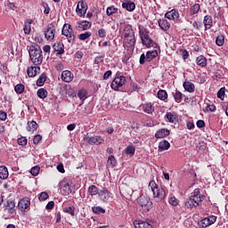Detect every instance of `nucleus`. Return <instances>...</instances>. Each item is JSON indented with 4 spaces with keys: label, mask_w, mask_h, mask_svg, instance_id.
<instances>
[{
    "label": "nucleus",
    "mask_w": 228,
    "mask_h": 228,
    "mask_svg": "<svg viewBox=\"0 0 228 228\" xmlns=\"http://www.w3.org/2000/svg\"><path fill=\"white\" fill-rule=\"evenodd\" d=\"M42 141V135H36L35 137H34V140H33V142H34V143L35 144H37V143H40V142Z\"/></svg>",
    "instance_id": "obj_60"
},
{
    "label": "nucleus",
    "mask_w": 228,
    "mask_h": 228,
    "mask_svg": "<svg viewBox=\"0 0 228 228\" xmlns=\"http://www.w3.org/2000/svg\"><path fill=\"white\" fill-rule=\"evenodd\" d=\"M28 53L30 61L33 63V65H41L42 61H44V56L42 55V49L40 46H30Z\"/></svg>",
    "instance_id": "obj_2"
},
{
    "label": "nucleus",
    "mask_w": 228,
    "mask_h": 228,
    "mask_svg": "<svg viewBox=\"0 0 228 228\" xmlns=\"http://www.w3.org/2000/svg\"><path fill=\"white\" fill-rule=\"evenodd\" d=\"M123 40L125 47H134V44H136V38L134 37V35L127 37H123Z\"/></svg>",
    "instance_id": "obj_16"
},
{
    "label": "nucleus",
    "mask_w": 228,
    "mask_h": 228,
    "mask_svg": "<svg viewBox=\"0 0 228 228\" xmlns=\"http://www.w3.org/2000/svg\"><path fill=\"white\" fill-rule=\"evenodd\" d=\"M134 225L135 228H152V224L140 220L134 221Z\"/></svg>",
    "instance_id": "obj_21"
},
{
    "label": "nucleus",
    "mask_w": 228,
    "mask_h": 228,
    "mask_svg": "<svg viewBox=\"0 0 228 228\" xmlns=\"http://www.w3.org/2000/svg\"><path fill=\"white\" fill-rule=\"evenodd\" d=\"M55 35H56V27H54L53 24H49L45 30V38L48 42H53V40H54Z\"/></svg>",
    "instance_id": "obj_7"
},
{
    "label": "nucleus",
    "mask_w": 228,
    "mask_h": 228,
    "mask_svg": "<svg viewBox=\"0 0 228 228\" xmlns=\"http://www.w3.org/2000/svg\"><path fill=\"white\" fill-rule=\"evenodd\" d=\"M139 205L142 208L143 211H149L152 208V202L145 196H141L138 199Z\"/></svg>",
    "instance_id": "obj_8"
},
{
    "label": "nucleus",
    "mask_w": 228,
    "mask_h": 228,
    "mask_svg": "<svg viewBox=\"0 0 228 228\" xmlns=\"http://www.w3.org/2000/svg\"><path fill=\"white\" fill-rule=\"evenodd\" d=\"M200 12V4H194L190 9V15H197Z\"/></svg>",
    "instance_id": "obj_36"
},
{
    "label": "nucleus",
    "mask_w": 228,
    "mask_h": 228,
    "mask_svg": "<svg viewBox=\"0 0 228 228\" xmlns=\"http://www.w3.org/2000/svg\"><path fill=\"white\" fill-rule=\"evenodd\" d=\"M24 90H25V87H24V85L22 84H18L15 86L14 87V91L16 92V94H24Z\"/></svg>",
    "instance_id": "obj_46"
},
{
    "label": "nucleus",
    "mask_w": 228,
    "mask_h": 228,
    "mask_svg": "<svg viewBox=\"0 0 228 228\" xmlns=\"http://www.w3.org/2000/svg\"><path fill=\"white\" fill-rule=\"evenodd\" d=\"M37 95L39 99H45V97H47V90L40 88L37 90Z\"/></svg>",
    "instance_id": "obj_41"
},
{
    "label": "nucleus",
    "mask_w": 228,
    "mask_h": 228,
    "mask_svg": "<svg viewBox=\"0 0 228 228\" xmlns=\"http://www.w3.org/2000/svg\"><path fill=\"white\" fill-rule=\"evenodd\" d=\"M122 7L127 10V12H133L136 8V5L133 2H125L122 4Z\"/></svg>",
    "instance_id": "obj_31"
},
{
    "label": "nucleus",
    "mask_w": 228,
    "mask_h": 228,
    "mask_svg": "<svg viewBox=\"0 0 228 228\" xmlns=\"http://www.w3.org/2000/svg\"><path fill=\"white\" fill-rule=\"evenodd\" d=\"M158 56V51L153 50V51H149L146 53V61H151V60H154Z\"/></svg>",
    "instance_id": "obj_35"
},
{
    "label": "nucleus",
    "mask_w": 228,
    "mask_h": 228,
    "mask_svg": "<svg viewBox=\"0 0 228 228\" xmlns=\"http://www.w3.org/2000/svg\"><path fill=\"white\" fill-rule=\"evenodd\" d=\"M32 22H33V20H28L27 21H25L24 28H23V31H24L25 35H29V33H31Z\"/></svg>",
    "instance_id": "obj_34"
},
{
    "label": "nucleus",
    "mask_w": 228,
    "mask_h": 228,
    "mask_svg": "<svg viewBox=\"0 0 228 228\" xmlns=\"http://www.w3.org/2000/svg\"><path fill=\"white\" fill-rule=\"evenodd\" d=\"M7 118L6 112L0 110V120L4 121Z\"/></svg>",
    "instance_id": "obj_61"
},
{
    "label": "nucleus",
    "mask_w": 228,
    "mask_h": 228,
    "mask_svg": "<svg viewBox=\"0 0 228 228\" xmlns=\"http://www.w3.org/2000/svg\"><path fill=\"white\" fill-rule=\"evenodd\" d=\"M86 10H88V5L85 3V1L78 2L76 9L77 15H78V17L86 15Z\"/></svg>",
    "instance_id": "obj_10"
},
{
    "label": "nucleus",
    "mask_w": 228,
    "mask_h": 228,
    "mask_svg": "<svg viewBox=\"0 0 228 228\" xmlns=\"http://www.w3.org/2000/svg\"><path fill=\"white\" fill-rule=\"evenodd\" d=\"M168 202L170 206H179V200H177V198H175V196L170 197Z\"/></svg>",
    "instance_id": "obj_52"
},
{
    "label": "nucleus",
    "mask_w": 228,
    "mask_h": 228,
    "mask_svg": "<svg viewBox=\"0 0 228 228\" xmlns=\"http://www.w3.org/2000/svg\"><path fill=\"white\" fill-rule=\"evenodd\" d=\"M38 199L41 202H44V200H47L49 199V194L46 191H43L40 193Z\"/></svg>",
    "instance_id": "obj_55"
},
{
    "label": "nucleus",
    "mask_w": 228,
    "mask_h": 228,
    "mask_svg": "<svg viewBox=\"0 0 228 228\" xmlns=\"http://www.w3.org/2000/svg\"><path fill=\"white\" fill-rule=\"evenodd\" d=\"M61 77L65 83H70L74 79V74L70 70H64Z\"/></svg>",
    "instance_id": "obj_15"
},
{
    "label": "nucleus",
    "mask_w": 228,
    "mask_h": 228,
    "mask_svg": "<svg viewBox=\"0 0 228 228\" xmlns=\"http://www.w3.org/2000/svg\"><path fill=\"white\" fill-rule=\"evenodd\" d=\"M75 58H77V60H81V58H83V52L77 51V52L75 53Z\"/></svg>",
    "instance_id": "obj_64"
},
{
    "label": "nucleus",
    "mask_w": 228,
    "mask_h": 228,
    "mask_svg": "<svg viewBox=\"0 0 228 228\" xmlns=\"http://www.w3.org/2000/svg\"><path fill=\"white\" fill-rule=\"evenodd\" d=\"M173 95L175 102H181V101H183V93L180 91H175Z\"/></svg>",
    "instance_id": "obj_44"
},
{
    "label": "nucleus",
    "mask_w": 228,
    "mask_h": 228,
    "mask_svg": "<svg viewBox=\"0 0 228 228\" xmlns=\"http://www.w3.org/2000/svg\"><path fill=\"white\" fill-rule=\"evenodd\" d=\"M115 165H117V159H115V156L110 155L107 160V167L113 168Z\"/></svg>",
    "instance_id": "obj_38"
},
{
    "label": "nucleus",
    "mask_w": 228,
    "mask_h": 228,
    "mask_svg": "<svg viewBox=\"0 0 228 228\" xmlns=\"http://www.w3.org/2000/svg\"><path fill=\"white\" fill-rule=\"evenodd\" d=\"M139 35L141 37L142 45H145V47H154L156 45V43L149 36V31L147 29H140Z\"/></svg>",
    "instance_id": "obj_4"
},
{
    "label": "nucleus",
    "mask_w": 228,
    "mask_h": 228,
    "mask_svg": "<svg viewBox=\"0 0 228 228\" xmlns=\"http://www.w3.org/2000/svg\"><path fill=\"white\" fill-rule=\"evenodd\" d=\"M167 121L171 124H175L179 120V116L175 112H167L166 114Z\"/></svg>",
    "instance_id": "obj_19"
},
{
    "label": "nucleus",
    "mask_w": 228,
    "mask_h": 228,
    "mask_svg": "<svg viewBox=\"0 0 228 228\" xmlns=\"http://www.w3.org/2000/svg\"><path fill=\"white\" fill-rule=\"evenodd\" d=\"M165 18L168 19L169 20H177V19H179V12L175 11V9H173L166 12Z\"/></svg>",
    "instance_id": "obj_18"
},
{
    "label": "nucleus",
    "mask_w": 228,
    "mask_h": 228,
    "mask_svg": "<svg viewBox=\"0 0 228 228\" xmlns=\"http://www.w3.org/2000/svg\"><path fill=\"white\" fill-rule=\"evenodd\" d=\"M59 187L62 195H70L72 193V190H74V185L72 182H69L67 180H62L59 183Z\"/></svg>",
    "instance_id": "obj_5"
},
{
    "label": "nucleus",
    "mask_w": 228,
    "mask_h": 228,
    "mask_svg": "<svg viewBox=\"0 0 228 228\" xmlns=\"http://www.w3.org/2000/svg\"><path fill=\"white\" fill-rule=\"evenodd\" d=\"M185 92H188L189 94H193L195 92V84L191 83L190 81H184L183 85Z\"/></svg>",
    "instance_id": "obj_20"
},
{
    "label": "nucleus",
    "mask_w": 228,
    "mask_h": 228,
    "mask_svg": "<svg viewBox=\"0 0 228 228\" xmlns=\"http://www.w3.org/2000/svg\"><path fill=\"white\" fill-rule=\"evenodd\" d=\"M224 40H225V37L223 35L217 36V37L216 39V45L221 47V45H224Z\"/></svg>",
    "instance_id": "obj_51"
},
{
    "label": "nucleus",
    "mask_w": 228,
    "mask_h": 228,
    "mask_svg": "<svg viewBox=\"0 0 228 228\" xmlns=\"http://www.w3.org/2000/svg\"><path fill=\"white\" fill-rule=\"evenodd\" d=\"M159 26L163 31H168L170 29V23L167 20H159Z\"/></svg>",
    "instance_id": "obj_27"
},
{
    "label": "nucleus",
    "mask_w": 228,
    "mask_h": 228,
    "mask_svg": "<svg viewBox=\"0 0 228 228\" xmlns=\"http://www.w3.org/2000/svg\"><path fill=\"white\" fill-rule=\"evenodd\" d=\"M30 174L34 175V177H37V175L40 174V167L38 166L33 167L30 170Z\"/></svg>",
    "instance_id": "obj_53"
},
{
    "label": "nucleus",
    "mask_w": 228,
    "mask_h": 228,
    "mask_svg": "<svg viewBox=\"0 0 228 228\" xmlns=\"http://www.w3.org/2000/svg\"><path fill=\"white\" fill-rule=\"evenodd\" d=\"M196 124H197V126L200 128H202L204 127V126H206V123L204 122V120H200V119L198 120Z\"/></svg>",
    "instance_id": "obj_62"
},
{
    "label": "nucleus",
    "mask_w": 228,
    "mask_h": 228,
    "mask_svg": "<svg viewBox=\"0 0 228 228\" xmlns=\"http://www.w3.org/2000/svg\"><path fill=\"white\" fill-rule=\"evenodd\" d=\"M91 27H92V25L90 24V22L81 21V22L77 23V29H78V31H85L86 29H90Z\"/></svg>",
    "instance_id": "obj_24"
},
{
    "label": "nucleus",
    "mask_w": 228,
    "mask_h": 228,
    "mask_svg": "<svg viewBox=\"0 0 228 228\" xmlns=\"http://www.w3.org/2000/svg\"><path fill=\"white\" fill-rule=\"evenodd\" d=\"M47 80V76H45V74H42L39 77H38V79H37V86H44V85H45V81Z\"/></svg>",
    "instance_id": "obj_40"
},
{
    "label": "nucleus",
    "mask_w": 228,
    "mask_h": 228,
    "mask_svg": "<svg viewBox=\"0 0 228 228\" xmlns=\"http://www.w3.org/2000/svg\"><path fill=\"white\" fill-rule=\"evenodd\" d=\"M98 37H100V38H106V29L100 28L98 30Z\"/></svg>",
    "instance_id": "obj_57"
},
{
    "label": "nucleus",
    "mask_w": 228,
    "mask_h": 228,
    "mask_svg": "<svg viewBox=\"0 0 228 228\" xmlns=\"http://www.w3.org/2000/svg\"><path fill=\"white\" fill-rule=\"evenodd\" d=\"M63 212L68 213V215H70L71 216H74L76 215L74 207L64 208Z\"/></svg>",
    "instance_id": "obj_49"
},
{
    "label": "nucleus",
    "mask_w": 228,
    "mask_h": 228,
    "mask_svg": "<svg viewBox=\"0 0 228 228\" xmlns=\"http://www.w3.org/2000/svg\"><path fill=\"white\" fill-rule=\"evenodd\" d=\"M54 208V201H49L45 207V209H53Z\"/></svg>",
    "instance_id": "obj_63"
},
{
    "label": "nucleus",
    "mask_w": 228,
    "mask_h": 228,
    "mask_svg": "<svg viewBox=\"0 0 228 228\" xmlns=\"http://www.w3.org/2000/svg\"><path fill=\"white\" fill-rule=\"evenodd\" d=\"M136 149L134 148V146H127L126 149V154H127L128 156H134V152H135Z\"/></svg>",
    "instance_id": "obj_47"
},
{
    "label": "nucleus",
    "mask_w": 228,
    "mask_h": 228,
    "mask_svg": "<svg viewBox=\"0 0 228 228\" xmlns=\"http://www.w3.org/2000/svg\"><path fill=\"white\" fill-rule=\"evenodd\" d=\"M158 97L160 101H167V99H168V94H167V91L165 90H159L158 92Z\"/></svg>",
    "instance_id": "obj_42"
},
{
    "label": "nucleus",
    "mask_w": 228,
    "mask_h": 228,
    "mask_svg": "<svg viewBox=\"0 0 228 228\" xmlns=\"http://www.w3.org/2000/svg\"><path fill=\"white\" fill-rule=\"evenodd\" d=\"M126 77L118 76L112 80L110 87L112 88V90L118 92V90H120V88H122V86L126 85Z\"/></svg>",
    "instance_id": "obj_6"
},
{
    "label": "nucleus",
    "mask_w": 228,
    "mask_h": 228,
    "mask_svg": "<svg viewBox=\"0 0 228 228\" xmlns=\"http://www.w3.org/2000/svg\"><path fill=\"white\" fill-rule=\"evenodd\" d=\"M38 128V125L37 124V121H30L28 123V131H37Z\"/></svg>",
    "instance_id": "obj_43"
},
{
    "label": "nucleus",
    "mask_w": 228,
    "mask_h": 228,
    "mask_svg": "<svg viewBox=\"0 0 228 228\" xmlns=\"http://www.w3.org/2000/svg\"><path fill=\"white\" fill-rule=\"evenodd\" d=\"M18 143L20 145H26L28 143V139L26 137L18 138Z\"/></svg>",
    "instance_id": "obj_58"
},
{
    "label": "nucleus",
    "mask_w": 228,
    "mask_h": 228,
    "mask_svg": "<svg viewBox=\"0 0 228 228\" xmlns=\"http://www.w3.org/2000/svg\"><path fill=\"white\" fill-rule=\"evenodd\" d=\"M142 108L143 111L149 115H151V113H154V107H152V103H146L142 105Z\"/></svg>",
    "instance_id": "obj_37"
},
{
    "label": "nucleus",
    "mask_w": 228,
    "mask_h": 228,
    "mask_svg": "<svg viewBox=\"0 0 228 228\" xmlns=\"http://www.w3.org/2000/svg\"><path fill=\"white\" fill-rule=\"evenodd\" d=\"M216 216H208L201 220V227L206 228L213 225L216 222Z\"/></svg>",
    "instance_id": "obj_12"
},
{
    "label": "nucleus",
    "mask_w": 228,
    "mask_h": 228,
    "mask_svg": "<svg viewBox=\"0 0 228 228\" xmlns=\"http://www.w3.org/2000/svg\"><path fill=\"white\" fill-rule=\"evenodd\" d=\"M170 149V142L167 141H162L159 143V151L163 152V151H168Z\"/></svg>",
    "instance_id": "obj_30"
},
{
    "label": "nucleus",
    "mask_w": 228,
    "mask_h": 228,
    "mask_svg": "<svg viewBox=\"0 0 228 228\" xmlns=\"http://www.w3.org/2000/svg\"><path fill=\"white\" fill-rule=\"evenodd\" d=\"M98 195L101 200H102L103 202H108V200L111 199V193L108 191V189H102V191H100Z\"/></svg>",
    "instance_id": "obj_17"
},
{
    "label": "nucleus",
    "mask_w": 228,
    "mask_h": 228,
    "mask_svg": "<svg viewBox=\"0 0 228 228\" xmlns=\"http://www.w3.org/2000/svg\"><path fill=\"white\" fill-rule=\"evenodd\" d=\"M77 95H78L80 101H86V95H87L86 90L82 89V90L78 91Z\"/></svg>",
    "instance_id": "obj_48"
},
{
    "label": "nucleus",
    "mask_w": 228,
    "mask_h": 228,
    "mask_svg": "<svg viewBox=\"0 0 228 228\" xmlns=\"http://www.w3.org/2000/svg\"><path fill=\"white\" fill-rule=\"evenodd\" d=\"M205 29H211L213 28V18L209 15H206L203 20Z\"/></svg>",
    "instance_id": "obj_25"
},
{
    "label": "nucleus",
    "mask_w": 228,
    "mask_h": 228,
    "mask_svg": "<svg viewBox=\"0 0 228 228\" xmlns=\"http://www.w3.org/2000/svg\"><path fill=\"white\" fill-rule=\"evenodd\" d=\"M85 141L88 142L90 145H102V143H104V139L99 135L93 137L86 136L85 137Z\"/></svg>",
    "instance_id": "obj_11"
},
{
    "label": "nucleus",
    "mask_w": 228,
    "mask_h": 228,
    "mask_svg": "<svg viewBox=\"0 0 228 228\" xmlns=\"http://www.w3.org/2000/svg\"><path fill=\"white\" fill-rule=\"evenodd\" d=\"M53 47L57 54H63V53H65L63 43H55Z\"/></svg>",
    "instance_id": "obj_26"
},
{
    "label": "nucleus",
    "mask_w": 228,
    "mask_h": 228,
    "mask_svg": "<svg viewBox=\"0 0 228 228\" xmlns=\"http://www.w3.org/2000/svg\"><path fill=\"white\" fill-rule=\"evenodd\" d=\"M4 216H6L9 215L8 217H5V220H8V218H13L17 215V211L15 210V201L9 200L4 203Z\"/></svg>",
    "instance_id": "obj_3"
},
{
    "label": "nucleus",
    "mask_w": 228,
    "mask_h": 228,
    "mask_svg": "<svg viewBox=\"0 0 228 228\" xmlns=\"http://www.w3.org/2000/svg\"><path fill=\"white\" fill-rule=\"evenodd\" d=\"M145 61H147V56H145V54L142 53L140 57L139 62L141 65H143L145 63Z\"/></svg>",
    "instance_id": "obj_59"
},
{
    "label": "nucleus",
    "mask_w": 228,
    "mask_h": 228,
    "mask_svg": "<svg viewBox=\"0 0 228 228\" xmlns=\"http://www.w3.org/2000/svg\"><path fill=\"white\" fill-rule=\"evenodd\" d=\"M118 12V8H115V6H110L107 8L106 14L110 17V15H113V13H117Z\"/></svg>",
    "instance_id": "obj_50"
},
{
    "label": "nucleus",
    "mask_w": 228,
    "mask_h": 228,
    "mask_svg": "<svg viewBox=\"0 0 228 228\" xmlns=\"http://www.w3.org/2000/svg\"><path fill=\"white\" fill-rule=\"evenodd\" d=\"M217 97H218V99H221V101H224V99H225V87H222L217 92Z\"/></svg>",
    "instance_id": "obj_54"
},
{
    "label": "nucleus",
    "mask_w": 228,
    "mask_h": 228,
    "mask_svg": "<svg viewBox=\"0 0 228 228\" xmlns=\"http://www.w3.org/2000/svg\"><path fill=\"white\" fill-rule=\"evenodd\" d=\"M196 63L200 67H206L208 65V60L206 59V57H204V55H201L197 57Z\"/></svg>",
    "instance_id": "obj_32"
},
{
    "label": "nucleus",
    "mask_w": 228,
    "mask_h": 228,
    "mask_svg": "<svg viewBox=\"0 0 228 228\" xmlns=\"http://www.w3.org/2000/svg\"><path fill=\"white\" fill-rule=\"evenodd\" d=\"M90 37H92V32L90 31L78 35L79 40H82V41L87 40V38H90Z\"/></svg>",
    "instance_id": "obj_45"
},
{
    "label": "nucleus",
    "mask_w": 228,
    "mask_h": 228,
    "mask_svg": "<svg viewBox=\"0 0 228 228\" xmlns=\"http://www.w3.org/2000/svg\"><path fill=\"white\" fill-rule=\"evenodd\" d=\"M192 199H197L199 202H202L204 195H200V189L197 188L193 191L191 196Z\"/></svg>",
    "instance_id": "obj_29"
},
{
    "label": "nucleus",
    "mask_w": 228,
    "mask_h": 228,
    "mask_svg": "<svg viewBox=\"0 0 228 228\" xmlns=\"http://www.w3.org/2000/svg\"><path fill=\"white\" fill-rule=\"evenodd\" d=\"M170 134V131L168 129L162 128L155 134L156 138H165Z\"/></svg>",
    "instance_id": "obj_28"
},
{
    "label": "nucleus",
    "mask_w": 228,
    "mask_h": 228,
    "mask_svg": "<svg viewBox=\"0 0 228 228\" xmlns=\"http://www.w3.org/2000/svg\"><path fill=\"white\" fill-rule=\"evenodd\" d=\"M93 211L96 213V215H100V213H106V210L101 207H94Z\"/></svg>",
    "instance_id": "obj_56"
},
{
    "label": "nucleus",
    "mask_w": 228,
    "mask_h": 228,
    "mask_svg": "<svg viewBox=\"0 0 228 228\" xmlns=\"http://www.w3.org/2000/svg\"><path fill=\"white\" fill-rule=\"evenodd\" d=\"M62 35L68 38V42H74L75 36L72 28H70V24H64L62 28Z\"/></svg>",
    "instance_id": "obj_9"
},
{
    "label": "nucleus",
    "mask_w": 228,
    "mask_h": 228,
    "mask_svg": "<svg viewBox=\"0 0 228 228\" xmlns=\"http://www.w3.org/2000/svg\"><path fill=\"white\" fill-rule=\"evenodd\" d=\"M199 204H200V201H199L197 198H191V196L185 201V207L189 208V209H193V208H197Z\"/></svg>",
    "instance_id": "obj_14"
},
{
    "label": "nucleus",
    "mask_w": 228,
    "mask_h": 228,
    "mask_svg": "<svg viewBox=\"0 0 228 228\" xmlns=\"http://www.w3.org/2000/svg\"><path fill=\"white\" fill-rule=\"evenodd\" d=\"M8 167L5 166H1L0 167V179H8Z\"/></svg>",
    "instance_id": "obj_33"
},
{
    "label": "nucleus",
    "mask_w": 228,
    "mask_h": 228,
    "mask_svg": "<svg viewBox=\"0 0 228 228\" xmlns=\"http://www.w3.org/2000/svg\"><path fill=\"white\" fill-rule=\"evenodd\" d=\"M149 190L153 193V199L157 202H161L167 197V191L162 187H159L155 181H151L149 183Z\"/></svg>",
    "instance_id": "obj_1"
},
{
    "label": "nucleus",
    "mask_w": 228,
    "mask_h": 228,
    "mask_svg": "<svg viewBox=\"0 0 228 228\" xmlns=\"http://www.w3.org/2000/svg\"><path fill=\"white\" fill-rule=\"evenodd\" d=\"M133 36H134V31L133 30V28L131 27V25H126L123 30V38Z\"/></svg>",
    "instance_id": "obj_23"
},
{
    "label": "nucleus",
    "mask_w": 228,
    "mask_h": 228,
    "mask_svg": "<svg viewBox=\"0 0 228 228\" xmlns=\"http://www.w3.org/2000/svg\"><path fill=\"white\" fill-rule=\"evenodd\" d=\"M88 193H89V195H92V197H94V195H99L100 191H99V189L97 188V186L91 185L88 188Z\"/></svg>",
    "instance_id": "obj_39"
},
{
    "label": "nucleus",
    "mask_w": 228,
    "mask_h": 228,
    "mask_svg": "<svg viewBox=\"0 0 228 228\" xmlns=\"http://www.w3.org/2000/svg\"><path fill=\"white\" fill-rule=\"evenodd\" d=\"M29 206H31L29 198H23L18 203V208L20 211H22V213H24V211H26Z\"/></svg>",
    "instance_id": "obj_13"
},
{
    "label": "nucleus",
    "mask_w": 228,
    "mask_h": 228,
    "mask_svg": "<svg viewBox=\"0 0 228 228\" xmlns=\"http://www.w3.org/2000/svg\"><path fill=\"white\" fill-rule=\"evenodd\" d=\"M38 73H40L39 67H29L28 68L27 74L28 77H35Z\"/></svg>",
    "instance_id": "obj_22"
}]
</instances>
